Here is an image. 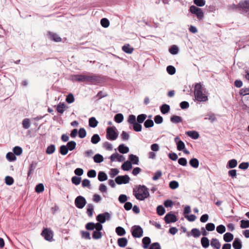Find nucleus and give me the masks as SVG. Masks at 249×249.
I'll return each mask as SVG.
<instances>
[{
    "label": "nucleus",
    "instance_id": "f257e3e1",
    "mask_svg": "<svg viewBox=\"0 0 249 249\" xmlns=\"http://www.w3.org/2000/svg\"><path fill=\"white\" fill-rule=\"evenodd\" d=\"M70 80L73 82H85L89 84L96 85L103 81V77L99 75L73 74L70 76Z\"/></svg>",
    "mask_w": 249,
    "mask_h": 249
},
{
    "label": "nucleus",
    "instance_id": "f03ea898",
    "mask_svg": "<svg viewBox=\"0 0 249 249\" xmlns=\"http://www.w3.org/2000/svg\"><path fill=\"white\" fill-rule=\"evenodd\" d=\"M205 89L200 83H196L194 87V95L197 103L206 102L208 100V97L205 94Z\"/></svg>",
    "mask_w": 249,
    "mask_h": 249
},
{
    "label": "nucleus",
    "instance_id": "7ed1b4c3",
    "mask_svg": "<svg viewBox=\"0 0 249 249\" xmlns=\"http://www.w3.org/2000/svg\"><path fill=\"white\" fill-rule=\"evenodd\" d=\"M133 193L136 198L139 200H143L150 196L148 189L144 185H139L137 189H133Z\"/></svg>",
    "mask_w": 249,
    "mask_h": 249
},
{
    "label": "nucleus",
    "instance_id": "20e7f679",
    "mask_svg": "<svg viewBox=\"0 0 249 249\" xmlns=\"http://www.w3.org/2000/svg\"><path fill=\"white\" fill-rule=\"evenodd\" d=\"M189 11L191 14L195 15L199 20H202L204 18V15L203 10L197 6L191 5L189 8Z\"/></svg>",
    "mask_w": 249,
    "mask_h": 249
},
{
    "label": "nucleus",
    "instance_id": "39448f33",
    "mask_svg": "<svg viewBox=\"0 0 249 249\" xmlns=\"http://www.w3.org/2000/svg\"><path fill=\"white\" fill-rule=\"evenodd\" d=\"M118 133L116 131V128L115 126L108 127L107 128V138L110 141H114L118 138Z\"/></svg>",
    "mask_w": 249,
    "mask_h": 249
},
{
    "label": "nucleus",
    "instance_id": "423d86ee",
    "mask_svg": "<svg viewBox=\"0 0 249 249\" xmlns=\"http://www.w3.org/2000/svg\"><path fill=\"white\" fill-rule=\"evenodd\" d=\"M131 232L134 238H140L143 235V229L139 225H134L131 228Z\"/></svg>",
    "mask_w": 249,
    "mask_h": 249
},
{
    "label": "nucleus",
    "instance_id": "0eeeda50",
    "mask_svg": "<svg viewBox=\"0 0 249 249\" xmlns=\"http://www.w3.org/2000/svg\"><path fill=\"white\" fill-rule=\"evenodd\" d=\"M74 204L77 208L81 209L85 207L87 204V201L84 196H79L75 199Z\"/></svg>",
    "mask_w": 249,
    "mask_h": 249
},
{
    "label": "nucleus",
    "instance_id": "6e6552de",
    "mask_svg": "<svg viewBox=\"0 0 249 249\" xmlns=\"http://www.w3.org/2000/svg\"><path fill=\"white\" fill-rule=\"evenodd\" d=\"M41 235L44 239L48 241H52L53 236V231L50 229H44L41 232Z\"/></svg>",
    "mask_w": 249,
    "mask_h": 249
},
{
    "label": "nucleus",
    "instance_id": "1a4fd4ad",
    "mask_svg": "<svg viewBox=\"0 0 249 249\" xmlns=\"http://www.w3.org/2000/svg\"><path fill=\"white\" fill-rule=\"evenodd\" d=\"M111 215L108 212H105L103 213H100L96 216V220L100 223H104L106 220H110Z\"/></svg>",
    "mask_w": 249,
    "mask_h": 249
},
{
    "label": "nucleus",
    "instance_id": "9d476101",
    "mask_svg": "<svg viewBox=\"0 0 249 249\" xmlns=\"http://www.w3.org/2000/svg\"><path fill=\"white\" fill-rule=\"evenodd\" d=\"M130 180V178L128 175L118 176L115 179L116 183L119 185L122 184L128 183Z\"/></svg>",
    "mask_w": 249,
    "mask_h": 249
},
{
    "label": "nucleus",
    "instance_id": "9b49d317",
    "mask_svg": "<svg viewBox=\"0 0 249 249\" xmlns=\"http://www.w3.org/2000/svg\"><path fill=\"white\" fill-rule=\"evenodd\" d=\"M240 10H241L244 13H247L249 12V0H242L239 2Z\"/></svg>",
    "mask_w": 249,
    "mask_h": 249
},
{
    "label": "nucleus",
    "instance_id": "f8f14e48",
    "mask_svg": "<svg viewBox=\"0 0 249 249\" xmlns=\"http://www.w3.org/2000/svg\"><path fill=\"white\" fill-rule=\"evenodd\" d=\"M164 220L166 224H169L176 222L178 219L175 214L170 212L165 215Z\"/></svg>",
    "mask_w": 249,
    "mask_h": 249
},
{
    "label": "nucleus",
    "instance_id": "ddd939ff",
    "mask_svg": "<svg viewBox=\"0 0 249 249\" xmlns=\"http://www.w3.org/2000/svg\"><path fill=\"white\" fill-rule=\"evenodd\" d=\"M48 37L52 40L55 42H60L62 40L61 38L58 36V35L55 33L49 32L48 34Z\"/></svg>",
    "mask_w": 249,
    "mask_h": 249
},
{
    "label": "nucleus",
    "instance_id": "4468645a",
    "mask_svg": "<svg viewBox=\"0 0 249 249\" xmlns=\"http://www.w3.org/2000/svg\"><path fill=\"white\" fill-rule=\"evenodd\" d=\"M151 239L149 237H144L142 239V246L143 249H148L151 245Z\"/></svg>",
    "mask_w": 249,
    "mask_h": 249
},
{
    "label": "nucleus",
    "instance_id": "2eb2a0df",
    "mask_svg": "<svg viewBox=\"0 0 249 249\" xmlns=\"http://www.w3.org/2000/svg\"><path fill=\"white\" fill-rule=\"evenodd\" d=\"M232 247L234 249H241L242 247V242L238 238H235L232 243Z\"/></svg>",
    "mask_w": 249,
    "mask_h": 249
},
{
    "label": "nucleus",
    "instance_id": "dca6fc26",
    "mask_svg": "<svg viewBox=\"0 0 249 249\" xmlns=\"http://www.w3.org/2000/svg\"><path fill=\"white\" fill-rule=\"evenodd\" d=\"M129 161L131 162V164L138 165L139 163V159L138 156L133 154L129 155Z\"/></svg>",
    "mask_w": 249,
    "mask_h": 249
},
{
    "label": "nucleus",
    "instance_id": "f3484780",
    "mask_svg": "<svg viewBox=\"0 0 249 249\" xmlns=\"http://www.w3.org/2000/svg\"><path fill=\"white\" fill-rule=\"evenodd\" d=\"M211 246L215 249H219L221 247V244L219 240L216 238H212L211 239Z\"/></svg>",
    "mask_w": 249,
    "mask_h": 249
},
{
    "label": "nucleus",
    "instance_id": "a211bd4d",
    "mask_svg": "<svg viewBox=\"0 0 249 249\" xmlns=\"http://www.w3.org/2000/svg\"><path fill=\"white\" fill-rule=\"evenodd\" d=\"M128 243L127 239L125 237L119 238L117 240L118 246L121 248L125 247Z\"/></svg>",
    "mask_w": 249,
    "mask_h": 249
},
{
    "label": "nucleus",
    "instance_id": "6ab92c4d",
    "mask_svg": "<svg viewBox=\"0 0 249 249\" xmlns=\"http://www.w3.org/2000/svg\"><path fill=\"white\" fill-rule=\"evenodd\" d=\"M170 121L174 124H178L182 123L183 119L180 116L173 115L170 117Z\"/></svg>",
    "mask_w": 249,
    "mask_h": 249
},
{
    "label": "nucleus",
    "instance_id": "aec40b11",
    "mask_svg": "<svg viewBox=\"0 0 249 249\" xmlns=\"http://www.w3.org/2000/svg\"><path fill=\"white\" fill-rule=\"evenodd\" d=\"M132 167L131 163L129 160H127L124 162L121 166V168L124 171H129Z\"/></svg>",
    "mask_w": 249,
    "mask_h": 249
},
{
    "label": "nucleus",
    "instance_id": "412c9836",
    "mask_svg": "<svg viewBox=\"0 0 249 249\" xmlns=\"http://www.w3.org/2000/svg\"><path fill=\"white\" fill-rule=\"evenodd\" d=\"M118 149L120 153L122 154H126L129 152V148L125 146L124 144H121L118 147Z\"/></svg>",
    "mask_w": 249,
    "mask_h": 249
},
{
    "label": "nucleus",
    "instance_id": "4be33fe9",
    "mask_svg": "<svg viewBox=\"0 0 249 249\" xmlns=\"http://www.w3.org/2000/svg\"><path fill=\"white\" fill-rule=\"evenodd\" d=\"M170 110V106L164 104L160 107V110L162 114H166L169 112Z\"/></svg>",
    "mask_w": 249,
    "mask_h": 249
},
{
    "label": "nucleus",
    "instance_id": "5701e85b",
    "mask_svg": "<svg viewBox=\"0 0 249 249\" xmlns=\"http://www.w3.org/2000/svg\"><path fill=\"white\" fill-rule=\"evenodd\" d=\"M186 134L195 140L198 139L199 136L198 133L196 131H187Z\"/></svg>",
    "mask_w": 249,
    "mask_h": 249
},
{
    "label": "nucleus",
    "instance_id": "b1692460",
    "mask_svg": "<svg viewBox=\"0 0 249 249\" xmlns=\"http://www.w3.org/2000/svg\"><path fill=\"white\" fill-rule=\"evenodd\" d=\"M233 235L230 232H226L223 236V239L225 242L229 243L233 239Z\"/></svg>",
    "mask_w": 249,
    "mask_h": 249
},
{
    "label": "nucleus",
    "instance_id": "393cba45",
    "mask_svg": "<svg viewBox=\"0 0 249 249\" xmlns=\"http://www.w3.org/2000/svg\"><path fill=\"white\" fill-rule=\"evenodd\" d=\"M98 122L95 117H91L89 120V126L92 128H95L98 125Z\"/></svg>",
    "mask_w": 249,
    "mask_h": 249
},
{
    "label": "nucleus",
    "instance_id": "a878e982",
    "mask_svg": "<svg viewBox=\"0 0 249 249\" xmlns=\"http://www.w3.org/2000/svg\"><path fill=\"white\" fill-rule=\"evenodd\" d=\"M237 165V161L235 159H232L228 162V163L227 164V168H233Z\"/></svg>",
    "mask_w": 249,
    "mask_h": 249
},
{
    "label": "nucleus",
    "instance_id": "bb28decb",
    "mask_svg": "<svg viewBox=\"0 0 249 249\" xmlns=\"http://www.w3.org/2000/svg\"><path fill=\"white\" fill-rule=\"evenodd\" d=\"M122 50L125 53L130 54L133 52L134 49L129 44H125L123 46Z\"/></svg>",
    "mask_w": 249,
    "mask_h": 249
},
{
    "label": "nucleus",
    "instance_id": "cd10ccee",
    "mask_svg": "<svg viewBox=\"0 0 249 249\" xmlns=\"http://www.w3.org/2000/svg\"><path fill=\"white\" fill-rule=\"evenodd\" d=\"M201 245L204 248H207L210 245L209 239L206 237H203L201 239Z\"/></svg>",
    "mask_w": 249,
    "mask_h": 249
},
{
    "label": "nucleus",
    "instance_id": "c85d7f7f",
    "mask_svg": "<svg viewBox=\"0 0 249 249\" xmlns=\"http://www.w3.org/2000/svg\"><path fill=\"white\" fill-rule=\"evenodd\" d=\"M66 106L65 103H60L56 107V110L57 111L60 113L63 114L65 111V108H66Z\"/></svg>",
    "mask_w": 249,
    "mask_h": 249
},
{
    "label": "nucleus",
    "instance_id": "c756f323",
    "mask_svg": "<svg viewBox=\"0 0 249 249\" xmlns=\"http://www.w3.org/2000/svg\"><path fill=\"white\" fill-rule=\"evenodd\" d=\"M98 179L100 181H104L107 179V175L103 171H100L98 173Z\"/></svg>",
    "mask_w": 249,
    "mask_h": 249
},
{
    "label": "nucleus",
    "instance_id": "7c9ffc66",
    "mask_svg": "<svg viewBox=\"0 0 249 249\" xmlns=\"http://www.w3.org/2000/svg\"><path fill=\"white\" fill-rule=\"evenodd\" d=\"M189 164L194 168H197L199 166V160L196 158L191 159L189 160Z\"/></svg>",
    "mask_w": 249,
    "mask_h": 249
},
{
    "label": "nucleus",
    "instance_id": "2f4dec72",
    "mask_svg": "<svg viewBox=\"0 0 249 249\" xmlns=\"http://www.w3.org/2000/svg\"><path fill=\"white\" fill-rule=\"evenodd\" d=\"M115 231L117 234L120 236H124L126 233L124 229L121 226L117 227L115 229Z\"/></svg>",
    "mask_w": 249,
    "mask_h": 249
},
{
    "label": "nucleus",
    "instance_id": "473e14b6",
    "mask_svg": "<svg viewBox=\"0 0 249 249\" xmlns=\"http://www.w3.org/2000/svg\"><path fill=\"white\" fill-rule=\"evenodd\" d=\"M37 163L34 161H33L32 163L29 165L28 171V177H30L31 175L33 173V172L35 170L36 167Z\"/></svg>",
    "mask_w": 249,
    "mask_h": 249
},
{
    "label": "nucleus",
    "instance_id": "72a5a7b5",
    "mask_svg": "<svg viewBox=\"0 0 249 249\" xmlns=\"http://www.w3.org/2000/svg\"><path fill=\"white\" fill-rule=\"evenodd\" d=\"M76 145V142L73 141H71L69 142L66 146L68 147L69 150L72 151L75 148Z\"/></svg>",
    "mask_w": 249,
    "mask_h": 249
},
{
    "label": "nucleus",
    "instance_id": "f704fd0d",
    "mask_svg": "<svg viewBox=\"0 0 249 249\" xmlns=\"http://www.w3.org/2000/svg\"><path fill=\"white\" fill-rule=\"evenodd\" d=\"M93 160L95 163H99L104 160V158L102 155L96 154L93 157Z\"/></svg>",
    "mask_w": 249,
    "mask_h": 249
},
{
    "label": "nucleus",
    "instance_id": "c9c22d12",
    "mask_svg": "<svg viewBox=\"0 0 249 249\" xmlns=\"http://www.w3.org/2000/svg\"><path fill=\"white\" fill-rule=\"evenodd\" d=\"M191 234L195 238H197L200 236L201 232L199 229L197 228H194L191 230Z\"/></svg>",
    "mask_w": 249,
    "mask_h": 249
},
{
    "label": "nucleus",
    "instance_id": "e433bc0d",
    "mask_svg": "<svg viewBox=\"0 0 249 249\" xmlns=\"http://www.w3.org/2000/svg\"><path fill=\"white\" fill-rule=\"evenodd\" d=\"M102 236V233L101 231L95 230L92 233V238L94 239H99Z\"/></svg>",
    "mask_w": 249,
    "mask_h": 249
},
{
    "label": "nucleus",
    "instance_id": "4c0bfd02",
    "mask_svg": "<svg viewBox=\"0 0 249 249\" xmlns=\"http://www.w3.org/2000/svg\"><path fill=\"white\" fill-rule=\"evenodd\" d=\"M94 207L92 204H88L87 213L89 216L91 217L93 215Z\"/></svg>",
    "mask_w": 249,
    "mask_h": 249
},
{
    "label": "nucleus",
    "instance_id": "58836bf2",
    "mask_svg": "<svg viewBox=\"0 0 249 249\" xmlns=\"http://www.w3.org/2000/svg\"><path fill=\"white\" fill-rule=\"evenodd\" d=\"M169 51L170 53L175 55L178 53L179 49L177 46L174 45L170 47Z\"/></svg>",
    "mask_w": 249,
    "mask_h": 249
},
{
    "label": "nucleus",
    "instance_id": "ea45409f",
    "mask_svg": "<svg viewBox=\"0 0 249 249\" xmlns=\"http://www.w3.org/2000/svg\"><path fill=\"white\" fill-rule=\"evenodd\" d=\"M101 140L100 137L98 134H94L91 138V142L93 144H97Z\"/></svg>",
    "mask_w": 249,
    "mask_h": 249
},
{
    "label": "nucleus",
    "instance_id": "a19ab883",
    "mask_svg": "<svg viewBox=\"0 0 249 249\" xmlns=\"http://www.w3.org/2000/svg\"><path fill=\"white\" fill-rule=\"evenodd\" d=\"M13 152L15 155L19 156L22 153V149L20 146H16L13 148Z\"/></svg>",
    "mask_w": 249,
    "mask_h": 249
},
{
    "label": "nucleus",
    "instance_id": "79ce46f5",
    "mask_svg": "<svg viewBox=\"0 0 249 249\" xmlns=\"http://www.w3.org/2000/svg\"><path fill=\"white\" fill-rule=\"evenodd\" d=\"M55 150V146L54 144H51L49 145L46 150V152L47 154H52L54 152Z\"/></svg>",
    "mask_w": 249,
    "mask_h": 249
},
{
    "label": "nucleus",
    "instance_id": "37998d69",
    "mask_svg": "<svg viewBox=\"0 0 249 249\" xmlns=\"http://www.w3.org/2000/svg\"><path fill=\"white\" fill-rule=\"evenodd\" d=\"M124 120V116L121 113H118L114 116V121L117 123H120Z\"/></svg>",
    "mask_w": 249,
    "mask_h": 249
},
{
    "label": "nucleus",
    "instance_id": "c03bdc74",
    "mask_svg": "<svg viewBox=\"0 0 249 249\" xmlns=\"http://www.w3.org/2000/svg\"><path fill=\"white\" fill-rule=\"evenodd\" d=\"M6 157L7 159L10 161H15L17 159L14 153L10 152L7 153Z\"/></svg>",
    "mask_w": 249,
    "mask_h": 249
},
{
    "label": "nucleus",
    "instance_id": "a18cd8bd",
    "mask_svg": "<svg viewBox=\"0 0 249 249\" xmlns=\"http://www.w3.org/2000/svg\"><path fill=\"white\" fill-rule=\"evenodd\" d=\"M154 125V122L151 119H147L144 122V126L146 128L152 127Z\"/></svg>",
    "mask_w": 249,
    "mask_h": 249
},
{
    "label": "nucleus",
    "instance_id": "49530a36",
    "mask_svg": "<svg viewBox=\"0 0 249 249\" xmlns=\"http://www.w3.org/2000/svg\"><path fill=\"white\" fill-rule=\"evenodd\" d=\"M177 149L178 151H182L185 148V145L184 142L182 141H178L177 142Z\"/></svg>",
    "mask_w": 249,
    "mask_h": 249
},
{
    "label": "nucleus",
    "instance_id": "de8ad7c7",
    "mask_svg": "<svg viewBox=\"0 0 249 249\" xmlns=\"http://www.w3.org/2000/svg\"><path fill=\"white\" fill-rule=\"evenodd\" d=\"M68 151V147L65 145H61L59 148V152L62 155H66Z\"/></svg>",
    "mask_w": 249,
    "mask_h": 249
},
{
    "label": "nucleus",
    "instance_id": "09e8293b",
    "mask_svg": "<svg viewBox=\"0 0 249 249\" xmlns=\"http://www.w3.org/2000/svg\"><path fill=\"white\" fill-rule=\"evenodd\" d=\"M80 232L82 238L87 240H90L91 239L90 235L89 232L87 231H81Z\"/></svg>",
    "mask_w": 249,
    "mask_h": 249
},
{
    "label": "nucleus",
    "instance_id": "8fccbe9b",
    "mask_svg": "<svg viewBox=\"0 0 249 249\" xmlns=\"http://www.w3.org/2000/svg\"><path fill=\"white\" fill-rule=\"evenodd\" d=\"M95 226H96L95 223L90 222L88 223L86 225L85 228L87 230L92 231L95 229V228H96Z\"/></svg>",
    "mask_w": 249,
    "mask_h": 249
},
{
    "label": "nucleus",
    "instance_id": "3c124183",
    "mask_svg": "<svg viewBox=\"0 0 249 249\" xmlns=\"http://www.w3.org/2000/svg\"><path fill=\"white\" fill-rule=\"evenodd\" d=\"M157 213L159 215L161 216L165 213V210L162 205H159L157 208Z\"/></svg>",
    "mask_w": 249,
    "mask_h": 249
},
{
    "label": "nucleus",
    "instance_id": "603ef678",
    "mask_svg": "<svg viewBox=\"0 0 249 249\" xmlns=\"http://www.w3.org/2000/svg\"><path fill=\"white\" fill-rule=\"evenodd\" d=\"M146 117H147V116L146 114H140L137 116V122L140 123V124L142 123L144 121V120L146 119Z\"/></svg>",
    "mask_w": 249,
    "mask_h": 249
},
{
    "label": "nucleus",
    "instance_id": "864d4df0",
    "mask_svg": "<svg viewBox=\"0 0 249 249\" xmlns=\"http://www.w3.org/2000/svg\"><path fill=\"white\" fill-rule=\"evenodd\" d=\"M44 187L42 183H39L35 187V191L37 193H40L43 192Z\"/></svg>",
    "mask_w": 249,
    "mask_h": 249
},
{
    "label": "nucleus",
    "instance_id": "5fc2aeb1",
    "mask_svg": "<svg viewBox=\"0 0 249 249\" xmlns=\"http://www.w3.org/2000/svg\"><path fill=\"white\" fill-rule=\"evenodd\" d=\"M22 126L25 129H27L30 127V122L29 119L25 118L23 120Z\"/></svg>",
    "mask_w": 249,
    "mask_h": 249
},
{
    "label": "nucleus",
    "instance_id": "6e6d98bb",
    "mask_svg": "<svg viewBox=\"0 0 249 249\" xmlns=\"http://www.w3.org/2000/svg\"><path fill=\"white\" fill-rule=\"evenodd\" d=\"M133 125V130L136 132H140L142 131V126L140 123L136 122Z\"/></svg>",
    "mask_w": 249,
    "mask_h": 249
},
{
    "label": "nucleus",
    "instance_id": "4d7b16f0",
    "mask_svg": "<svg viewBox=\"0 0 249 249\" xmlns=\"http://www.w3.org/2000/svg\"><path fill=\"white\" fill-rule=\"evenodd\" d=\"M239 94L241 96L249 95V88H244L239 91Z\"/></svg>",
    "mask_w": 249,
    "mask_h": 249
},
{
    "label": "nucleus",
    "instance_id": "13d9d810",
    "mask_svg": "<svg viewBox=\"0 0 249 249\" xmlns=\"http://www.w3.org/2000/svg\"><path fill=\"white\" fill-rule=\"evenodd\" d=\"M107 94L104 92L103 91H100L98 92L95 98H97V100H99L104 97L107 96Z\"/></svg>",
    "mask_w": 249,
    "mask_h": 249
},
{
    "label": "nucleus",
    "instance_id": "bf43d9fd",
    "mask_svg": "<svg viewBox=\"0 0 249 249\" xmlns=\"http://www.w3.org/2000/svg\"><path fill=\"white\" fill-rule=\"evenodd\" d=\"M166 71L170 75H173L176 73V68L172 65L167 66L166 68Z\"/></svg>",
    "mask_w": 249,
    "mask_h": 249
},
{
    "label": "nucleus",
    "instance_id": "052dcab7",
    "mask_svg": "<svg viewBox=\"0 0 249 249\" xmlns=\"http://www.w3.org/2000/svg\"><path fill=\"white\" fill-rule=\"evenodd\" d=\"M14 180L12 177L10 176H6L5 178V182L7 185H11L14 183Z\"/></svg>",
    "mask_w": 249,
    "mask_h": 249
},
{
    "label": "nucleus",
    "instance_id": "680f3d73",
    "mask_svg": "<svg viewBox=\"0 0 249 249\" xmlns=\"http://www.w3.org/2000/svg\"><path fill=\"white\" fill-rule=\"evenodd\" d=\"M169 186L172 189H176L178 187L179 184L178 181L172 180L169 182Z\"/></svg>",
    "mask_w": 249,
    "mask_h": 249
},
{
    "label": "nucleus",
    "instance_id": "e2e57ef3",
    "mask_svg": "<svg viewBox=\"0 0 249 249\" xmlns=\"http://www.w3.org/2000/svg\"><path fill=\"white\" fill-rule=\"evenodd\" d=\"M87 132L84 128H80L78 131V136L80 138H84L86 136Z\"/></svg>",
    "mask_w": 249,
    "mask_h": 249
},
{
    "label": "nucleus",
    "instance_id": "0e129e2a",
    "mask_svg": "<svg viewBox=\"0 0 249 249\" xmlns=\"http://www.w3.org/2000/svg\"><path fill=\"white\" fill-rule=\"evenodd\" d=\"M81 180V178L76 176H73L71 178V182L73 184L75 185H78L80 183Z\"/></svg>",
    "mask_w": 249,
    "mask_h": 249
},
{
    "label": "nucleus",
    "instance_id": "69168bd1",
    "mask_svg": "<svg viewBox=\"0 0 249 249\" xmlns=\"http://www.w3.org/2000/svg\"><path fill=\"white\" fill-rule=\"evenodd\" d=\"M101 24L104 28H107L109 25V21L106 18H103L101 20Z\"/></svg>",
    "mask_w": 249,
    "mask_h": 249
},
{
    "label": "nucleus",
    "instance_id": "338daca9",
    "mask_svg": "<svg viewBox=\"0 0 249 249\" xmlns=\"http://www.w3.org/2000/svg\"><path fill=\"white\" fill-rule=\"evenodd\" d=\"M240 227L242 229H246L249 227V220H242L241 221Z\"/></svg>",
    "mask_w": 249,
    "mask_h": 249
},
{
    "label": "nucleus",
    "instance_id": "774afa93",
    "mask_svg": "<svg viewBox=\"0 0 249 249\" xmlns=\"http://www.w3.org/2000/svg\"><path fill=\"white\" fill-rule=\"evenodd\" d=\"M148 249H161V248L160 243L158 242H155L150 245Z\"/></svg>",
    "mask_w": 249,
    "mask_h": 249
}]
</instances>
